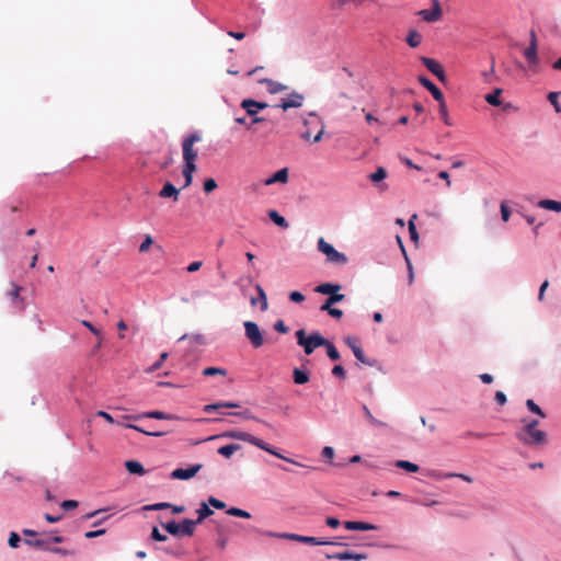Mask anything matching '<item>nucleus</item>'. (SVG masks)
<instances>
[{"label": "nucleus", "mask_w": 561, "mask_h": 561, "mask_svg": "<svg viewBox=\"0 0 561 561\" xmlns=\"http://www.w3.org/2000/svg\"><path fill=\"white\" fill-rule=\"evenodd\" d=\"M218 437H227V438H233V439L247 442V443L252 444V445L259 447L260 449H263V450H265L285 461H289L291 463L298 465L296 461L280 455L271 445H268L264 440L251 435L250 433L242 432V431H228V432L222 433L221 435H218ZM214 438H217V436H213L209 439H214Z\"/></svg>", "instance_id": "obj_1"}, {"label": "nucleus", "mask_w": 561, "mask_h": 561, "mask_svg": "<svg viewBox=\"0 0 561 561\" xmlns=\"http://www.w3.org/2000/svg\"><path fill=\"white\" fill-rule=\"evenodd\" d=\"M523 427L516 433V437L525 445L539 446L547 442V434L537 428V420H523Z\"/></svg>", "instance_id": "obj_2"}, {"label": "nucleus", "mask_w": 561, "mask_h": 561, "mask_svg": "<svg viewBox=\"0 0 561 561\" xmlns=\"http://www.w3.org/2000/svg\"><path fill=\"white\" fill-rule=\"evenodd\" d=\"M302 123L305 130L300 135L301 139L305 141L312 140V142H319L322 139L325 128L322 118L314 112H310L304 117Z\"/></svg>", "instance_id": "obj_3"}, {"label": "nucleus", "mask_w": 561, "mask_h": 561, "mask_svg": "<svg viewBox=\"0 0 561 561\" xmlns=\"http://www.w3.org/2000/svg\"><path fill=\"white\" fill-rule=\"evenodd\" d=\"M296 339L297 344L304 347L306 355L312 354L317 347L327 344V339H324L320 333L314 332L307 336L304 329H300L296 332Z\"/></svg>", "instance_id": "obj_4"}, {"label": "nucleus", "mask_w": 561, "mask_h": 561, "mask_svg": "<svg viewBox=\"0 0 561 561\" xmlns=\"http://www.w3.org/2000/svg\"><path fill=\"white\" fill-rule=\"evenodd\" d=\"M202 141V136L198 133H192L186 136L182 141V156L183 165H196V159L198 157V150L195 148V144Z\"/></svg>", "instance_id": "obj_5"}, {"label": "nucleus", "mask_w": 561, "mask_h": 561, "mask_svg": "<svg viewBox=\"0 0 561 561\" xmlns=\"http://www.w3.org/2000/svg\"><path fill=\"white\" fill-rule=\"evenodd\" d=\"M268 105L265 102H259L252 99H244L241 102V107L247 112L249 116H251V124L247 126L248 129L251 128L252 124H259L265 122V118L259 116V111L266 108Z\"/></svg>", "instance_id": "obj_6"}, {"label": "nucleus", "mask_w": 561, "mask_h": 561, "mask_svg": "<svg viewBox=\"0 0 561 561\" xmlns=\"http://www.w3.org/2000/svg\"><path fill=\"white\" fill-rule=\"evenodd\" d=\"M163 528L173 536H193L195 531V522L186 518L178 524L172 520L164 524Z\"/></svg>", "instance_id": "obj_7"}, {"label": "nucleus", "mask_w": 561, "mask_h": 561, "mask_svg": "<svg viewBox=\"0 0 561 561\" xmlns=\"http://www.w3.org/2000/svg\"><path fill=\"white\" fill-rule=\"evenodd\" d=\"M318 250L327 256L330 263L343 265L347 262L345 254L336 251L334 247L328 243L323 238L318 240Z\"/></svg>", "instance_id": "obj_8"}, {"label": "nucleus", "mask_w": 561, "mask_h": 561, "mask_svg": "<svg viewBox=\"0 0 561 561\" xmlns=\"http://www.w3.org/2000/svg\"><path fill=\"white\" fill-rule=\"evenodd\" d=\"M268 535L270 536L279 537V538H284V539H289V540L298 541V542L314 545V546L341 545L340 542L328 541V540H323V539H320V538H317V537L302 536V535H297V534H288V533L273 534V533H270Z\"/></svg>", "instance_id": "obj_9"}, {"label": "nucleus", "mask_w": 561, "mask_h": 561, "mask_svg": "<svg viewBox=\"0 0 561 561\" xmlns=\"http://www.w3.org/2000/svg\"><path fill=\"white\" fill-rule=\"evenodd\" d=\"M245 336L249 339L253 347H261L264 343L263 335L259 325L252 321L244 322Z\"/></svg>", "instance_id": "obj_10"}, {"label": "nucleus", "mask_w": 561, "mask_h": 561, "mask_svg": "<svg viewBox=\"0 0 561 561\" xmlns=\"http://www.w3.org/2000/svg\"><path fill=\"white\" fill-rule=\"evenodd\" d=\"M305 101V96L299 92H291L287 98L280 100V102L275 105L284 111L289 108H298L301 107Z\"/></svg>", "instance_id": "obj_11"}, {"label": "nucleus", "mask_w": 561, "mask_h": 561, "mask_svg": "<svg viewBox=\"0 0 561 561\" xmlns=\"http://www.w3.org/2000/svg\"><path fill=\"white\" fill-rule=\"evenodd\" d=\"M524 57L530 66H537L539 62L537 36L535 32H530V41L528 47L524 50Z\"/></svg>", "instance_id": "obj_12"}, {"label": "nucleus", "mask_w": 561, "mask_h": 561, "mask_svg": "<svg viewBox=\"0 0 561 561\" xmlns=\"http://www.w3.org/2000/svg\"><path fill=\"white\" fill-rule=\"evenodd\" d=\"M420 60L427 68L428 71H431L434 76L437 77V79L440 82L446 81L445 71L438 61L428 57H421Z\"/></svg>", "instance_id": "obj_13"}, {"label": "nucleus", "mask_w": 561, "mask_h": 561, "mask_svg": "<svg viewBox=\"0 0 561 561\" xmlns=\"http://www.w3.org/2000/svg\"><path fill=\"white\" fill-rule=\"evenodd\" d=\"M433 1V9L432 10H421L417 12V14L426 22H436L440 20L443 15V11L440 8V3L438 0H432Z\"/></svg>", "instance_id": "obj_14"}, {"label": "nucleus", "mask_w": 561, "mask_h": 561, "mask_svg": "<svg viewBox=\"0 0 561 561\" xmlns=\"http://www.w3.org/2000/svg\"><path fill=\"white\" fill-rule=\"evenodd\" d=\"M202 467L203 466L201 463H197L185 469L178 468L171 472V478L178 480H188L195 477L197 472L202 469Z\"/></svg>", "instance_id": "obj_15"}, {"label": "nucleus", "mask_w": 561, "mask_h": 561, "mask_svg": "<svg viewBox=\"0 0 561 561\" xmlns=\"http://www.w3.org/2000/svg\"><path fill=\"white\" fill-rule=\"evenodd\" d=\"M142 417L156 419V420H178L179 419L176 415L167 414L162 411H150V412H145V413L138 414V415H124L123 416V419H125V420H139Z\"/></svg>", "instance_id": "obj_16"}, {"label": "nucleus", "mask_w": 561, "mask_h": 561, "mask_svg": "<svg viewBox=\"0 0 561 561\" xmlns=\"http://www.w3.org/2000/svg\"><path fill=\"white\" fill-rule=\"evenodd\" d=\"M345 343L352 350V352L357 360H359L360 363H363L365 365L371 366V363L366 358L362 347L358 345L357 337L347 336L345 339Z\"/></svg>", "instance_id": "obj_17"}, {"label": "nucleus", "mask_w": 561, "mask_h": 561, "mask_svg": "<svg viewBox=\"0 0 561 561\" xmlns=\"http://www.w3.org/2000/svg\"><path fill=\"white\" fill-rule=\"evenodd\" d=\"M327 559H336L341 561L346 560H354V561H362L366 559V554L357 553L353 551H343V552H336L334 554H327Z\"/></svg>", "instance_id": "obj_18"}, {"label": "nucleus", "mask_w": 561, "mask_h": 561, "mask_svg": "<svg viewBox=\"0 0 561 561\" xmlns=\"http://www.w3.org/2000/svg\"><path fill=\"white\" fill-rule=\"evenodd\" d=\"M419 82L427 89L436 101H440L444 98L443 92L426 77L420 76Z\"/></svg>", "instance_id": "obj_19"}, {"label": "nucleus", "mask_w": 561, "mask_h": 561, "mask_svg": "<svg viewBox=\"0 0 561 561\" xmlns=\"http://www.w3.org/2000/svg\"><path fill=\"white\" fill-rule=\"evenodd\" d=\"M344 527L347 530H360V531L376 530L377 529L376 525L368 524V523H365V522H353V520L345 522L344 523Z\"/></svg>", "instance_id": "obj_20"}, {"label": "nucleus", "mask_w": 561, "mask_h": 561, "mask_svg": "<svg viewBox=\"0 0 561 561\" xmlns=\"http://www.w3.org/2000/svg\"><path fill=\"white\" fill-rule=\"evenodd\" d=\"M179 195L180 191L170 182H167L159 192L161 198H173L175 202L179 199Z\"/></svg>", "instance_id": "obj_21"}, {"label": "nucleus", "mask_w": 561, "mask_h": 561, "mask_svg": "<svg viewBox=\"0 0 561 561\" xmlns=\"http://www.w3.org/2000/svg\"><path fill=\"white\" fill-rule=\"evenodd\" d=\"M260 83L265 84L268 93L271 94H276L287 90V85L267 78L260 80Z\"/></svg>", "instance_id": "obj_22"}, {"label": "nucleus", "mask_w": 561, "mask_h": 561, "mask_svg": "<svg viewBox=\"0 0 561 561\" xmlns=\"http://www.w3.org/2000/svg\"><path fill=\"white\" fill-rule=\"evenodd\" d=\"M341 289V286L339 284H332V283H323L316 287V291L322 295H333L334 293L339 291Z\"/></svg>", "instance_id": "obj_23"}, {"label": "nucleus", "mask_w": 561, "mask_h": 561, "mask_svg": "<svg viewBox=\"0 0 561 561\" xmlns=\"http://www.w3.org/2000/svg\"><path fill=\"white\" fill-rule=\"evenodd\" d=\"M288 180V171L286 168L278 170L271 178L265 181L266 185H271L276 182L286 183Z\"/></svg>", "instance_id": "obj_24"}, {"label": "nucleus", "mask_w": 561, "mask_h": 561, "mask_svg": "<svg viewBox=\"0 0 561 561\" xmlns=\"http://www.w3.org/2000/svg\"><path fill=\"white\" fill-rule=\"evenodd\" d=\"M126 470L131 474L142 476L146 473L144 466L136 460H128L125 462Z\"/></svg>", "instance_id": "obj_25"}, {"label": "nucleus", "mask_w": 561, "mask_h": 561, "mask_svg": "<svg viewBox=\"0 0 561 561\" xmlns=\"http://www.w3.org/2000/svg\"><path fill=\"white\" fill-rule=\"evenodd\" d=\"M538 206L547 210L561 211V202L553 199H541Z\"/></svg>", "instance_id": "obj_26"}, {"label": "nucleus", "mask_w": 561, "mask_h": 561, "mask_svg": "<svg viewBox=\"0 0 561 561\" xmlns=\"http://www.w3.org/2000/svg\"><path fill=\"white\" fill-rule=\"evenodd\" d=\"M503 90L501 88H496L492 93H489L484 96L485 101L493 106H500L502 104L500 100V95Z\"/></svg>", "instance_id": "obj_27"}, {"label": "nucleus", "mask_w": 561, "mask_h": 561, "mask_svg": "<svg viewBox=\"0 0 561 561\" xmlns=\"http://www.w3.org/2000/svg\"><path fill=\"white\" fill-rule=\"evenodd\" d=\"M197 167L196 165H183V176L185 179V183L183 187H187L193 182V174L196 172Z\"/></svg>", "instance_id": "obj_28"}, {"label": "nucleus", "mask_w": 561, "mask_h": 561, "mask_svg": "<svg viewBox=\"0 0 561 561\" xmlns=\"http://www.w3.org/2000/svg\"><path fill=\"white\" fill-rule=\"evenodd\" d=\"M197 514H198V517L195 522V526L197 524H201L205 518H207L208 516L213 515L214 512L208 507V505L203 502L201 504V507L197 510Z\"/></svg>", "instance_id": "obj_29"}, {"label": "nucleus", "mask_w": 561, "mask_h": 561, "mask_svg": "<svg viewBox=\"0 0 561 561\" xmlns=\"http://www.w3.org/2000/svg\"><path fill=\"white\" fill-rule=\"evenodd\" d=\"M422 42V35L415 31L411 30L407 37V43L410 47L415 48L417 47Z\"/></svg>", "instance_id": "obj_30"}, {"label": "nucleus", "mask_w": 561, "mask_h": 561, "mask_svg": "<svg viewBox=\"0 0 561 561\" xmlns=\"http://www.w3.org/2000/svg\"><path fill=\"white\" fill-rule=\"evenodd\" d=\"M294 382L297 385H305L309 381V374L299 368H295L293 371Z\"/></svg>", "instance_id": "obj_31"}, {"label": "nucleus", "mask_w": 561, "mask_h": 561, "mask_svg": "<svg viewBox=\"0 0 561 561\" xmlns=\"http://www.w3.org/2000/svg\"><path fill=\"white\" fill-rule=\"evenodd\" d=\"M220 408L234 409V408H239V404L236 402H220V403L207 404V405H205L204 411L211 412V411L218 410Z\"/></svg>", "instance_id": "obj_32"}, {"label": "nucleus", "mask_w": 561, "mask_h": 561, "mask_svg": "<svg viewBox=\"0 0 561 561\" xmlns=\"http://www.w3.org/2000/svg\"><path fill=\"white\" fill-rule=\"evenodd\" d=\"M240 448H241L240 445L229 444V445H226V446H221L218 449V454H220L221 456H224L226 458H230Z\"/></svg>", "instance_id": "obj_33"}, {"label": "nucleus", "mask_w": 561, "mask_h": 561, "mask_svg": "<svg viewBox=\"0 0 561 561\" xmlns=\"http://www.w3.org/2000/svg\"><path fill=\"white\" fill-rule=\"evenodd\" d=\"M320 310L327 311L331 317L335 319H341L343 317V311L341 309L333 308L332 305L327 301L320 307Z\"/></svg>", "instance_id": "obj_34"}, {"label": "nucleus", "mask_w": 561, "mask_h": 561, "mask_svg": "<svg viewBox=\"0 0 561 561\" xmlns=\"http://www.w3.org/2000/svg\"><path fill=\"white\" fill-rule=\"evenodd\" d=\"M268 217L278 227H282V228L288 227V222L286 221V219L283 216H280L276 210H270Z\"/></svg>", "instance_id": "obj_35"}, {"label": "nucleus", "mask_w": 561, "mask_h": 561, "mask_svg": "<svg viewBox=\"0 0 561 561\" xmlns=\"http://www.w3.org/2000/svg\"><path fill=\"white\" fill-rule=\"evenodd\" d=\"M255 289L257 291V295H259V300L261 302V310L262 311H265L267 310L268 308V302H267V297H266V294L263 289V287L260 285V284H256L255 285Z\"/></svg>", "instance_id": "obj_36"}, {"label": "nucleus", "mask_w": 561, "mask_h": 561, "mask_svg": "<svg viewBox=\"0 0 561 561\" xmlns=\"http://www.w3.org/2000/svg\"><path fill=\"white\" fill-rule=\"evenodd\" d=\"M396 467L398 468H401V469H404L409 472H417L419 471V466L413 463V462H410L408 460H398L396 461Z\"/></svg>", "instance_id": "obj_37"}, {"label": "nucleus", "mask_w": 561, "mask_h": 561, "mask_svg": "<svg viewBox=\"0 0 561 561\" xmlns=\"http://www.w3.org/2000/svg\"><path fill=\"white\" fill-rule=\"evenodd\" d=\"M387 178V171L382 167H378L377 170L369 175L373 183H378Z\"/></svg>", "instance_id": "obj_38"}, {"label": "nucleus", "mask_w": 561, "mask_h": 561, "mask_svg": "<svg viewBox=\"0 0 561 561\" xmlns=\"http://www.w3.org/2000/svg\"><path fill=\"white\" fill-rule=\"evenodd\" d=\"M323 346L325 347L327 354L330 357V359H332V360L340 359V353L336 350V347L333 345V343H331L330 341L327 340V344H324Z\"/></svg>", "instance_id": "obj_39"}, {"label": "nucleus", "mask_w": 561, "mask_h": 561, "mask_svg": "<svg viewBox=\"0 0 561 561\" xmlns=\"http://www.w3.org/2000/svg\"><path fill=\"white\" fill-rule=\"evenodd\" d=\"M439 103V114H440V118L444 121V123L446 125H451V122L449 121V116H448V112H447V105H446V102L444 100V98H442L440 101H437Z\"/></svg>", "instance_id": "obj_40"}, {"label": "nucleus", "mask_w": 561, "mask_h": 561, "mask_svg": "<svg viewBox=\"0 0 561 561\" xmlns=\"http://www.w3.org/2000/svg\"><path fill=\"white\" fill-rule=\"evenodd\" d=\"M363 411H364V414H365L367 421L371 425H374V426H386L387 425L385 422H381V421L375 419L374 415L371 414V412L369 411V409L366 405H363Z\"/></svg>", "instance_id": "obj_41"}, {"label": "nucleus", "mask_w": 561, "mask_h": 561, "mask_svg": "<svg viewBox=\"0 0 561 561\" xmlns=\"http://www.w3.org/2000/svg\"><path fill=\"white\" fill-rule=\"evenodd\" d=\"M559 95H560V92H549L548 93V101L551 103V105L554 107V111L557 113H561V106L559 104Z\"/></svg>", "instance_id": "obj_42"}, {"label": "nucleus", "mask_w": 561, "mask_h": 561, "mask_svg": "<svg viewBox=\"0 0 561 561\" xmlns=\"http://www.w3.org/2000/svg\"><path fill=\"white\" fill-rule=\"evenodd\" d=\"M526 405H527V408H528V410H529L530 412H533V413H535V414L539 415V416H540V417H542V419H543V417H546L545 412L541 410V408H540L538 404H536V403L534 402V400L528 399V400L526 401Z\"/></svg>", "instance_id": "obj_43"}, {"label": "nucleus", "mask_w": 561, "mask_h": 561, "mask_svg": "<svg viewBox=\"0 0 561 561\" xmlns=\"http://www.w3.org/2000/svg\"><path fill=\"white\" fill-rule=\"evenodd\" d=\"M397 239H398V242H399V244H400V248H401V250H402V252H403V254H404V257H405V261H407V264H408V270H409V284H412V283H413V278H414L412 264H411V262H410V260H409V257H408V255H407V252H405V250H404V247H403V244H402V241H401L400 237H397Z\"/></svg>", "instance_id": "obj_44"}, {"label": "nucleus", "mask_w": 561, "mask_h": 561, "mask_svg": "<svg viewBox=\"0 0 561 561\" xmlns=\"http://www.w3.org/2000/svg\"><path fill=\"white\" fill-rule=\"evenodd\" d=\"M125 426L127 428H133L137 432L144 433L145 435H148V436L161 437V436L165 435V432H148V431H145L141 427L134 425V424H126Z\"/></svg>", "instance_id": "obj_45"}, {"label": "nucleus", "mask_w": 561, "mask_h": 561, "mask_svg": "<svg viewBox=\"0 0 561 561\" xmlns=\"http://www.w3.org/2000/svg\"><path fill=\"white\" fill-rule=\"evenodd\" d=\"M227 514L230 516H236V517H241V518H250L251 517L249 512L238 508V507H230L227 511Z\"/></svg>", "instance_id": "obj_46"}, {"label": "nucleus", "mask_w": 561, "mask_h": 561, "mask_svg": "<svg viewBox=\"0 0 561 561\" xmlns=\"http://www.w3.org/2000/svg\"><path fill=\"white\" fill-rule=\"evenodd\" d=\"M227 371L224 368L219 367H207L203 370V375L206 377L215 376V375H221L226 376Z\"/></svg>", "instance_id": "obj_47"}, {"label": "nucleus", "mask_w": 561, "mask_h": 561, "mask_svg": "<svg viewBox=\"0 0 561 561\" xmlns=\"http://www.w3.org/2000/svg\"><path fill=\"white\" fill-rule=\"evenodd\" d=\"M11 290H9L7 293V295L12 299V300H19L20 299V293L22 290V287L16 285L15 283H12L11 284Z\"/></svg>", "instance_id": "obj_48"}, {"label": "nucleus", "mask_w": 561, "mask_h": 561, "mask_svg": "<svg viewBox=\"0 0 561 561\" xmlns=\"http://www.w3.org/2000/svg\"><path fill=\"white\" fill-rule=\"evenodd\" d=\"M204 192L209 194L217 188V183L214 179H206L203 185Z\"/></svg>", "instance_id": "obj_49"}, {"label": "nucleus", "mask_w": 561, "mask_h": 561, "mask_svg": "<svg viewBox=\"0 0 561 561\" xmlns=\"http://www.w3.org/2000/svg\"><path fill=\"white\" fill-rule=\"evenodd\" d=\"M153 240L150 234H146L144 241L141 242L139 247V252L144 253L149 250V248L152 245Z\"/></svg>", "instance_id": "obj_50"}, {"label": "nucleus", "mask_w": 561, "mask_h": 561, "mask_svg": "<svg viewBox=\"0 0 561 561\" xmlns=\"http://www.w3.org/2000/svg\"><path fill=\"white\" fill-rule=\"evenodd\" d=\"M443 478H459L468 483H472L473 479L470 476L463 473H445L442 476Z\"/></svg>", "instance_id": "obj_51"}, {"label": "nucleus", "mask_w": 561, "mask_h": 561, "mask_svg": "<svg viewBox=\"0 0 561 561\" xmlns=\"http://www.w3.org/2000/svg\"><path fill=\"white\" fill-rule=\"evenodd\" d=\"M171 507V504L169 503H156V504H151V505H147L145 506V510L147 511H160V510H165V508H169Z\"/></svg>", "instance_id": "obj_52"}, {"label": "nucleus", "mask_w": 561, "mask_h": 561, "mask_svg": "<svg viewBox=\"0 0 561 561\" xmlns=\"http://www.w3.org/2000/svg\"><path fill=\"white\" fill-rule=\"evenodd\" d=\"M20 541H21L20 536H19L16 533L12 531V533L10 534V537H9V540H8L9 546H10L11 548H18V547H19Z\"/></svg>", "instance_id": "obj_53"}, {"label": "nucleus", "mask_w": 561, "mask_h": 561, "mask_svg": "<svg viewBox=\"0 0 561 561\" xmlns=\"http://www.w3.org/2000/svg\"><path fill=\"white\" fill-rule=\"evenodd\" d=\"M482 76L484 78V82L491 83L493 81V78H494V59H492L490 71L483 72Z\"/></svg>", "instance_id": "obj_54"}, {"label": "nucleus", "mask_w": 561, "mask_h": 561, "mask_svg": "<svg viewBox=\"0 0 561 561\" xmlns=\"http://www.w3.org/2000/svg\"><path fill=\"white\" fill-rule=\"evenodd\" d=\"M208 503L217 510H224L226 507V504L222 501H220L214 496H210L208 499Z\"/></svg>", "instance_id": "obj_55"}, {"label": "nucleus", "mask_w": 561, "mask_h": 561, "mask_svg": "<svg viewBox=\"0 0 561 561\" xmlns=\"http://www.w3.org/2000/svg\"><path fill=\"white\" fill-rule=\"evenodd\" d=\"M345 298V295L343 294H339L337 291L334 293L333 295H331L325 301L331 304V305H334L336 302H340L342 301L343 299Z\"/></svg>", "instance_id": "obj_56"}, {"label": "nucleus", "mask_w": 561, "mask_h": 561, "mask_svg": "<svg viewBox=\"0 0 561 561\" xmlns=\"http://www.w3.org/2000/svg\"><path fill=\"white\" fill-rule=\"evenodd\" d=\"M501 216H502L503 221H505V222L508 221L510 216H511V209L508 208V206L505 203L501 204Z\"/></svg>", "instance_id": "obj_57"}, {"label": "nucleus", "mask_w": 561, "mask_h": 561, "mask_svg": "<svg viewBox=\"0 0 561 561\" xmlns=\"http://www.w3.org/2000/svg\"><path fill=\"white\" fill-rule=\"evenodd\" d=\"M81 324L84 325L87 329H89L94 335L96 336H101V331L94 327L91 322L87 321V320H82L81 321Z\"/></svg>", "instance_id": "obj_58"}, {"label": "nucleus", "mask_w": 561, "mask_h": 561, "mask_svg": "<svg viewBox=\"0 0 561 561\" xmlns=\"http://www.w3.org/2000/svg\"><path fill=\"white\" fill-rule=\"evenodd\" d=\"M289 299L293 301V302H302L305 300V296L299 293V291H291L289 294Z\"/></svg>", "instance_id": "obj_59"}, {"label": "nucleus", "mask_w": 561, "mask_h": 561, "mask_svg": "<svg viewBox=\"0 0 561 561\" xmlns=\"http://www.w3.org/2000/svg\"><path fill=\"white\" fill-rule=\"evenodd\" d=\"M274 329L279 332V333H287L288 332V327L284 323L283 320H278L275 322L274 324Z\"/></svg>", "instance_id": "obj_60"}, {"label": "nucleus", "mask_w": 561, "mask_h": 561, "mask_svg": "<svg viewBox=\"0 0 561 561\" xmlns=\"http://www.w3.org/2000/svg\"><path fill=\"white\" fill-rule=\"evenodd\" d=\"M151 538L156 541L167 540V536L162 535L157 527H153L152 533H151Z\"/></svg>", "instance_id": "obj_61"}, {"label": "nucleus", "mask_w": 561, "mask_h": 561, "mask_svg": "<svg viewBox=\"0 0 561 561\" xmlns=\"http://www.w3.org/2000/svg\"><path fill=\"white\" fill-rule=\"evenodd\" d=\"M105 534V529L90 530L84 534L88 539L96 538Z\"/></svg>", "instance_id": "obj_62"}, {"label": "nucleus", "mask_w": 561, "mask_h": 561, "mask_svg": "<svg viewBox=\"0 0 561 561\" xmlns=\"http://www.w3.org/2000/svg\"><path fill=\"white\" fill-rule=\"evenodd\" d=\"M322 456L328 460H332L334 457V449L330 446H325L322 449Z\"/></svg>", "instance_id": "obj_63"}, {"label": "nucleus", "mask_w": 561, "mask_h": 561, "mask_svg": "<svg viewBox=\"0 0 561 561\" xmlns=\"http://www.w3.org/2000/svg\"><path fill=\"white\" fill-rule=\"evenodd\" d=\"M78 506V502L75 500H66L61 503V507L66 511L76 508Z\"/></svg>", "instance_id": "obj_64"}]
</instances>
